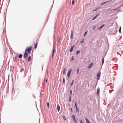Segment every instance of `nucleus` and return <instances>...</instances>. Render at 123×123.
I'll return each mask as SVG.
<instances>
[{"label":"nucleus","mask_w":123,"mask_h":123,"mask_svg":"<svg viewBox=\"0 0 123 123\" xmlns=\"http://www.w3.org/2000/svg\"><path fill=\"white\" fill-rule=\"evenodd\" d=\"M94 63H92L89 64L87 68L88 69H90L92 67V66L93 65Z\"/></svg>","instance_id":"nucleus-4"},{"label":"nucleus","mask_w":123,"mask_h":123,"mask_svg":"<svg viewBox=\"0 0 123 123\" xmlns=\"http://www.w3.org/2000/svg\"><path fill=\"white\" fill-rule=\"evenodd\" d=\"M105 25L103 24V25H101V26H99L98 27V29H101L104 27V26H105Z\"/></svg>","instance_id":"nucleus-10"},{"label":"nucleus","mask_w":123,"mask_h":123,"mask_svg":"<svg viewBox=\"0 0 123 123\" xmlns=\"http://www.w3.org/2000/svg\"><path fill=\"white\" fill-rule=\"evenodd\" d=\"M72 90H71L70 91V95H71L72 94Z\"/></svg>","instance_id":"nucleus-34"},{"label":"nucleus","mask_w":123,"mask_h":123,"mask_svg":"<svg viewBox=\"0 0 123 123\" xmlns=\"http://www.w3.org/2000/svg\"><path fill=\"white\" fill-rule=\"evenodd\" d=\"M28 55V54L27 53V52L25 51V53L24 54V55H23L24 58H26V57H27V56Z\"/></svg>","instance_id":"nucleus-6"},{"label":"nucleus","mask_w":123,"mask_h":123,"mask_svg":"<svg viewBox=\"0 0 123 123\" xmlns=\"http://www.w3.org/2000/svg\"><path fill=\"white\" fill-rule=\"evenodd\" d=\"M96 26H95L94 25L92 27V29L93 30H94L96 28Z\"/></svg>","instance_id":"nucleus-27"},{"label":"nucleus","mask_w":123,"mask_h":123,"mask_svg":"<svg viewBox=\"0 0 123 123\" xmlns=\"http://www.w3.org/2000/svg\"><path fill=\"white\" fill-rule=\"evenodd\" d=\"M63 82L64 84H65V78H64L63 79Z\"/></svg>","instance_id":"nucleus-33"},{"label":"nucleus","mask_w":123,"mask_h":123,"mask_svg":"<svg viewBox=\"0 0 123 123\" xmlns=\"http://www.w3.org/2000/svg\"><path fill=\"white\" fill-rule=\"evenodd\" d=\"M31 59V56H29L27 59L28 62H30Z\"/></svg>","instance_id":"nucleus-12"},{"label":"nucleus","mask_w":123,"mask_h":123,"mask_svg":"<svg viewBox=\"0 0 123 123\" xmlns=\"http://www.w3.org/2000/svg\"><path fill=\"white\" fill-rule=\"evenodd\" d=\"M79 68H78L77 69V74H78L79 73Z\"/></svg>","instance_id":"nucleus-32"},{"label":"nucleus","mask_w":123,"mask_h":123,"mask_svg":"<svg viewBox=\"0 0 123 123\" xmlns=\"http://www.w3.org/2000/svg\"><path fill=\"white\" fill-rule=\"evenodd\" d=\"M102 65H103L104 62V57H102Z\"/></svg>","instance_id":"nucleus-14"},{"label":"nucleus","mask_w":123,"mask_h":123,"mask_svg":"<svg viewBox=\"0 0 123 123\" xmlns=\"http://www.w3.org/2000/svg\"><path fill=\"white\" fill-rule=\"evenodd\" d=\"M60 37H59V40H58L59 45V43H60Z\"/></svg>","instance_id":"nucleus-43"},{"label":"nucleus","mask_w":123,"mask_h":123,"mask_svg":"<svg viewBox=\"0 0 123 123\" xmlns=\"http://www.w3.org/2000/svg\"><path fill=\"white\" fill-rule=\"evenodd\" d=\"M111 1H112V0L108 1H106L104 2L103 3H102L100 4V6H102L106 3H107L109 2H110Z\"/></svg>","instance_id":"nucleus-5"},{"label":"nucleus","mask_w":123,"mask_h":123,"mask_svg":"<svg viewBox=\"0 0 123 123\" xmlns=\"http://www.w3.org/2000/svg\"><path fill=\"white\" fill-rule=\"evenodd\" d=\"M74 0H73L72 1V4L73 5L74 4Z\"/></svg>","instance_id":"nucleus-30"},{"label":"nucleus","mask_w":123,"mask_h":123,"mask_svg":"<svg viewBox=\"0 0 123 123\" xmlns=\"http://www.w3.org/2000/svg\"><path fill=\"white\" fill-rule=\"evenodd\" d=\"M45 80L46 81V83H47V80L46 79Z\"/></svg>","instance_id":"nucleus-46"},{"label":"nucleus","mask_w":123,"mask_h":123,"mask_svg":"<svg viewBox=\"0 0 123 123\" xmlns=\"http://www.w3.org/2000/svg\"><path fill=\"white\" fill-rule=\"evenodd\" d=\"M69 101L71 102V95H69Z\"/></svg>","instance_id":"nucleus-20"},{"label":"nucleus","mask_w":123,"mask_h":123,"mask_svg":"<svg viewBox=\"0 0 123 123\" xmlns=\"http://www.w3.org/2000/svg\"><path fill=\"white\" fill-rule=\"evenodd\" d=\"M84 39H82L81 41L80 42V43H82L84 42Z\"/></svg>","instance_id":"nucleus-37"},{"label":"nucleus","mask_w":123,"mask_h":123,"mask_svg":"<svg viewBox=\"0 0 123 123\" xmlns=\"http://www.w3.org/2000/svg\"><path fill=\"white\" fill-rule=\"evenodd\" d=\"M86 120V122L87 123H91L89 121V120H88L87 119H85Z\"/></svg>","instance_id":"nucleus-22"},{"label":"nucleus","mask_w":123,"mask_h":123,"mask_svg":"<svg viewBox=\"0 0 123 123\" xmlns=\"http://www.w3.org/2000/svg\"><path fill=\"white\" fill-rule=\"evenodd\" d=\"M22 56L23 55L22 54H20L18 55V57L19 58H22Z\"/></svg>","instance_id":"nucleus-16"},{"label":"nucleus","mask_w":123,"mask_h":123,"mask_svg":"<svg viewBox=\"0 0 123 123\" xmlns=\"http://www.w3.org/2000/svg\"><path fill=\"white\" fill-rule=\"evenodd\" d=\"M74 102H75V105L76 110V111L77 112H78L79 113V110L77 106V102L75 101Z\"/></svg>","instance_id":"nucleus-3"},{"label":"nucleus","mask_w":123,"mask_h":123,"mask_svg":"<svg viewBox=\"0 0 123 123\" xmlns=\"http://www.w3.org/2000/svg\"><path fill=\"white\" fill-rule=\"evenodd\" d=\"M74 46V45L73 46H72L71 47V49H70V52H71L73 51V50Z\"/></svg>","instance_id":"nucleus-9"},{"label":"nucleus","mask_w":123,"mask_h":123,"mask_svg":"<svg viewBox=\"0 0 123 123\" xmlns=\"http://www.w3.org/2000/svg\"><path fill=\"white\" fill-rule=\"evenodd\" d=\"M54 53H52V57H53V56H54Z\"/></svg>","instance_id":"nucleus-47"},{"label":"nucleus","mask_w":123,"mask_h":123,"mask_svg":"<svg viewBox=\"0 0 123 123\" xmlns=\"http://www.w3.org/2000/svg\"><path fill=\"white\" fill-rule=\"evenodd\" d=\"M37 44H38L37 43H36L35 44V45H34V49H35L37 47Z\"/></svg>","instance_id":"nucleus-18"},{"label":"nucleus","mask_w":123,"mask_h":123,"mask_svg":"<svg viewBox=\"0 0 123 123\" xmlns=\"http://www.w3.org/2000/svg\"><path fill=\"white\" fill-rule=\"evenodd\" d=\"M100 13L98 14H97L95 16L96 17V18H97L98 16L100 15Z\"/></svg>","instance_id":"nucleus-35"},{"label":"nucleus","mask_w":123,"mask_h":123,"mask_svg":"<svg viewBox=\"0 0 123 123\" xmlns=\"http://www.w3.org/2000/svg\"><path fill=\"white\" fill-rule=\"evenodd\" d=\"M31 51H28V53L29 54H30L31 53Z\"/></svg>","instance_id":"nucleus-45"},{"label":"nucleus","mask_w":123,"mask_h":123,"mask_svg":"<svg viewBox=\"0 0 123 123\" xmlns=\"http://www.w3.org/2000/svg\"><path fill=\"white\" fill-rule=\"evenodd\" d=\"M98 83V81H97V82H95V84L96 83L95 87H96V86H97V84Z\"/></svg>","instance_id":"nucleus-41"},{"label":"nucleus","mask_w":123,"mask_h":123,"mask_svg":"<svg viewBox=\"0 0 123 123\" xmlns=\"http://www.w3.org/2000/svg\"><path fill=\"white\" fill-rule=\"evenodd\" d=\"M121 27H120L119 28V32L120 33H121Z\"/></svg>","instance_id":"nucleus-26"},{"label":"nucleus","mask_w":123,"mask_h":123,"mask_svg":"<svg viewBox=\"0 0 123 123\" xmlns=\"http://www.w3.org/2000/svg\"><path fill=\"white\" fill-rule=\"evenodd\" d=\"M49 103L48 102L47 104V107L48 108H49Z\"/></svg>","instance_id":"nucleus-36"},{"label":"nucleus","mask_w":123,"mask_h":123,"mask_svg":"<svg viewBox=\"0 0 123 123\" xmlns=\"http://www.w3.org/2000/svg\"><path fill=\"white\" fill-rule=\"evenodd\" d=\"M70 110H71V112H73V110H72V108H70Z\"/></svg>","instance_id":"nucleus-44"},{"label":"nucleus","mask_w":123,"mask_h":123,"mask_svg":"<svg viewBox=\"0 0 123 123\" xmlns=\"http://www.w3.org/2000/svg\"><path fill=\"white\" fill-rule=\"evenodd\" d=\"M9 75L8 76V80H9Z\"/></svg>","instance_id":"nucleus-49"},{"label":"nucleus","mask_w":123,"mask_h":123,"mask_svg":"<svg viewBox=\"0 0 123 123\" xmlns=\"http://www.w3.org/2000/svg\"><path fill=\"white\" fill-rule=\"evenodd\" d=\"M57 109L58 111L59 112L60 111V107L58 104L57 105Z\"/></svg>","instance_id":"nucleus-11"},{"label":"nucleus","mask_w":123,"mask_h":123,"mask_svg":"<svg viewBox=\"0 0 123 123\" xmlns=\"http://www.w3.org/2000/svg\"><path fill=\"white\" fill-rule=\"evenodd\" d=\"M99 8V7H98L97 8H96L94 10V11H97V10H98V9Z\"/></svg>","instance_id":"nucleus-25"},{"label":"nucleus","mask_w":123,"mask_h":123,"mask_svg":"<svg viewBox=\"0 0 123 123\" xmlns=\"http://www.w3.org/2000/svg\"><path fill=\"white\" fill-rule=\"evenodd\" d=\"M17 56H15V62L17 61L16 59H17Z\"/></svg>","instance_id":"nucleus-39"},{"label":"nucleus","mask_w":123,"mask_h":123,"mask_svg":"<svg viewBox=\"0 0 123 123\" xmlns=\"http://www.w3.org/2000/svg\"><path fill=\"white\" fill-rule=\"evenodd\" d=\"M66 67H65V68H64V70L63 71V74L64 75L65 74V71H66Z\"/></svg>","instance_id":"nucleus-15"},{"label":"nucleus","mask_w":123,"mask_h":123,"mask_svg":"<svg viewBox=\"0 0 123 123\" xmlns=\"http://www.w3.org/2000/svg\"><path fill=\"white\" fill-rule=\"evenodd\" d=\"M70 74L68 73L67 74V77L69 78L70 77Z\"/></svg>","instance_id":"nucleus-28"},{"label":"nucleus","mask_w":123,"mask_h":123,"mask_svg":"<svg viewBox=\"0 0 123 123\" xmlns=\"http://www.w3.org/2000/svg\"><path fill=\"white\" fill-rule=\"evenodd\" d=\"M63 119L65 121L66 120V117L64 116H63Z\"/></svg>","instance_id":"nucleus-40"},{"label":"nucleus","mask_w":123,"mask_h":123,"mask_svg":"<svg viewBox=\"0 0 123 123\" xmlns=\"http://www.w3.org/2000/svg\"><path fill=\"white\" fill-rule=\"evenodd\" d=\"M72 117H73V120L74 121H75V120L76 119H75V117L74 115H72Z\"/></svg>","instance_id":"nucleus-17"},{"label":"nucleus","mask_w":123,"mask_h":123,"mask_svg":"<svg viewBox=\"0 0 123 123\" xmlns=\"http://www.w3.org/2000/svg\"><path fill=\"white\" fill-rule=\"evenodd\" d=\"M101 72L100 71L98 72L97 75V80L98 81L100 79L101 76Z\"/></svg>","instance_id":"nucleus-1"},{"label":"nucleus","mask_w":123,"mask_h":123,"mask_svg":"<svg viewBox=\"0 0 123 123\" xmlns=\"http://www.w3.org/2000/svg\"><path fill=\"white\" fill-rule=\"evenodd\" d=\"M87 30L86 31H85V33L84 34V36H85L87 34Z\"/></svg>","instance_id":"nucleus-23"},{"label":"nucleus","mask_w":123,"mask_h":123,"mask_svg":"<svg viewBox=\"0 0 123 123\" xmlns=\"http://www.w3.org/2000/svg\"><path fill=\"white\" fill-rule=\"evenodd\" d=\"M32 49V47L31 46H30V47L27 48L25 50V51L27 52L28 51H31Z\"/></svg>","instance_id":"nucleus-2"},{"label":"nucleus","mask_w":123,"mask_h":123,"mask_svg":"<svg viewBox=\"0 0 123 123\" xmlns=\"http://www.w3.org/2000/svg\"><path fill=\"white\" fill-rule=\"evenodd\" d=\"M80 50H78L77 51L76 55H77L80 52Z\"/></svg>","instance_id":"nucleus-19"},{"label":"nucleus","mask_w":123,"mask_h":123,"mask_svg":"<svg viewBox=\"0 0 123 123\" xmlns=\"http://www.w3.org/2000/svg\"><path fill=\"white\" fill-rule=\"evenodd\" d=\"M100 92V88L98 87L97 89V94L98 95H99Z\"/></svg>","instance_id":"nucleus-7"},{"label":"nucleus","mask_w":123,"mask_h":123,"mask_svg":"<svg viewBox=\"0 0 123 123\" xmlns=\"http://www.w3.org/2000/svg\"><path fill=\"white\" fill-rule=\"evenodd\" d=\"M72 69H70L69 70V71L68 72V73H69V74H71V73L72 71Z\"/></svg>","instance_id":"nucleus-29"},{"label":"nucleus","mask_w":123,"mask_h":123,"mask_svg":"<svg viewBox=\"0 0 123 123\" xmlns=\"http://www.w3.org/2000/svg\"><path fill=\"white\" fill-rule=\"evenodd\" d=\"M70 37L71 39L73 38V33L72 30H71V35Z\"/></svg>","instance_id":"nucleus-8"},{"label":"nucleus","mask_w":123,"mask_h":123,"mask_svg":"<svg viewBox=\"0 0 123 123\" xmlns=\"http://www.w3.org/2000/svg\"><path fill=\"white\" fill-rule=\"evenodd\" d=\"M75 121V123H77V122H76V120H75V121Z\"/></svg>","instance_id":"nucleus-48"},{"label":"nucleus","mask_w":123,"mask_h":123,"mask_svg":"<svg viewBox=\"0 0 123 123\" xmlns=\"http://www.w3.org/2000/svg\"><path fill=\"white\" fill-rule=\"evenodd\" d=\"M73 57H74V56H73V57H72V58L71 59L70 61L71 62H72V61H73L74 60V58Z\"/></svg>","instance_id":"nucleus-31"},{"label":"nucleus","mask_w":123,"mask_h":123,"mask_svg":"<svg viewBox=\"0 0 123 123\" xmlns=\"http://www.w3.org/2000/svg\"><path fill=\"white\" fill-rule=\"evenodd\" d=\"M24 70V68H22L20 70V72H22V71L23 70Z\"/></svg>","instance_id":"nucleus-38"},{"label":"nucleus","mask_w":123,"mask_h":123,"mask_svg":"<svg viewBox=\"0 0 123 123\" xmlns=\"http://www.w3.org/2000/svg\"><path fill=\"white\" fill-rule=\"evenodd\" d=\"M79 121L80 122V123H83V122L81 119H79Z\"/></svg>","instance_id":"nucleus-24"},{"label":"nucleus","mask_w":123,"mask_h":123,"mask_svg":"<svg viewBox=\"0 0 123 123\" xmlns=\"http://www.w3.org/2000/svg\"><path fill=\"white\" fill-rule=\"evenodd\" d=\"M74 80H73L72 82H71V84L70 85V86H71L73 85V84L74 83Z\"/></svg>","instance_id":"nucleus-21"},{"label":"nucleus","mask_w":123,"mask_h":123,"mask_svg":"<svg viewBox=\"0 0 123 123\" xmlns=\"http://www.w3.org/2000/svg\"><path fill=\"white\" fill-rule=\"evenodd\" d=\"M55 46L53 45V50L52 53H54V52L55 51Z\"/></svg>","instance_id":"nucleus-13"},{"label":"nucleus","mask_w":123,"mask_h":123,"mask_svg":"<svg viewBox=\"0 0 123 123\" xmlns=\"http://www.w3.org/2000/svg\"><path fill=\"white\" fill-rule=\"evenodd\" d=\"M96 18V17L95 16L93 18H92V20H94Z\"/></svg>","instance_id":"nucleus-42"}]
</instances>
